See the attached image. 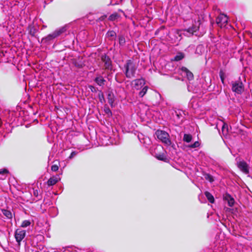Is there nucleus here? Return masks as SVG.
<instances>
[{
	"label": "nucleus",
	"instance_id": "f257e3e1",
	"mask_svg": "<svg viewBox=\"0 0 252 252\" xmlns=\"http://www.w3.org/2000/svg\"><path fill=\"white\" fill-rule=\"evenodd\" d=\"M124 68L125 75L127 78H131L134 76L137 67L133 61L131 60H127L124 66Z\"/></svg>",
	"mask_w": 252,
	"mask_h": 252
},
{
	"label": "nucleus",
	"instance_id": "f03ea898",
	"mask_svg": "<svg viewBox=\"0 0 252 252\" xmlns=\"http://www.w3.org/2000/svg\"><path fill=\"white\" fill-rule=\"evenodd\" d=\"M155 134L158 139L165 145L169 146L171 144L170 136L167 132L161 130H158Z\"/></svg>",
	"mask_w": 252,
	"mask_h": 252
},
{
	"label": "nucleus",
	"instance_id": "7ed1b4c3",
	"mask_svg": "<svg viewBox=\"0 0 252 252\" xmlns=\"http://www.w3.org/2000/svg\"><path fill=\"white\" fill-rule=\"evenodd\" d=\"M232 91L235 94H241L244 91V85L240 79L233 81L231 83Z\"/></svg>",
	"mask_w": 252,
	"mask_h": 252
},
{
	"label": "nucleus",
	"instance_id": "20e7f679",
	"mask_svg": "<svg viewBox=\"0 0 252 252\" xmlns=\"http://www.w3.org/2000/svg\"><path fill=\"white\" fill-rule=\"evenodd\" d=\"M239 169L245 174H248L250 172V166L244 160H239L236 163Z\"/></svg>",
	"mask_w": 252,
	"mask_h": 252
},
{
	"label": "nucleus",
	"instance_id": "39448f33",
	"mask_svg": "<svg viewBox=\"0 0 252 252\" xmlns=\"http://www.w3.org/2000/svg\"><path fill=\"white\" fill-rule=\"evenodd\" d=\"M26 236V231L21 229H17L15 232V238L19 246L21 244V242Z\"/></svg>",
	"mask_w": 252,
	"mask_h": 252
},
{
	"label": "nucleus",
	"instance_id": "423d86ee",
	"mask_svg": "<svg viewBox=\"0 0 252 252\" xmlns=\"http://www.w3.org/2000/svg\"><path fill=\"white\" fill-rule=\"evenodd\" d=\"M228 21V17L226 15L221 14L219 15L216 19V23L220 28L224 27Z\"/></svg>",
	"mask_w": 252,
	"mask_h": 252
},
{
	"label": "nucleus",
	"instance_id": "0eeeda50",
	"mask_svg": "<svg viewBox=\"0 0 252 252\" xmlns=\"http://www.w3.org/2000/svg\"><path fill=\"white\" fill-rule=\"evenodd\" d=\"M179 72L184 77H186L189 80H191L193 78V75L186 67H182L179 69Z\"/></svg>",
	"mask_w": 252,
	"mask_h": 252
},
{
	"label": "nucleus",
	"instance_id": "6e6552de",
	"mask_svg": "<svg viewBox=\"0 0 252 252\" xmlns=\"http://www.w3.org/2000/svg\"><path fill=\"white\" fill-rule=\"evenodd\" d=\"M184 115V113L181 110H176L173 114V119L177 124H180L182 122Z\"/></svg>",
	"mask_w": 252,
	"mask_h": 252
},
{
	"label": "nucleus",
	"instance_id": "1a4fd4ad",
	"mask_svg": "<svg viewBox=\"0 0 252 252\" xmlns=\"http://www.w3.org/2000/svg\"><path fill=\"white\" fill-rule=\"evenodd\" d=\"M101 60L104 63L106 69H111V61L110 59L106 55H102L101 57Z\"/></svg>",
	"mask_w": 252,
	"mask_h": 252
},
{
	"label": "nucleus",
	"instance_id": "9d476101",
	"mask_svg": "<svg viewBox=\"0 0 252 252\" xmlns=\"http://www.w3.org/2000/svg\"><path fill=\"white\" fill-rule=\"evenodd\" d=\"M59 175L51 177L47 181V184L48 186H52L55 185L59 180Z\"/></svg>",
	"mask_w": 252,
	"mask_h": 252
},
{
	"label": "nucleus",
	"instance_id": "9b49d317",
	"mask_svg": "<svg viewBox=\"0 0 252 252\" xmlns=\"http://www.w3.org/2000/svg\"><path fill=\"white\" fill-rule=\"evenodd\" d=\"M67 30V26H65L63 27H62L61 28H60L56 30H55L53 32L56 36V37H57L61 35L62 33L65 32Z\"/></svg>",
	"mask_w": 252,
	"mask_h": 252
},
{
	"label": "nucleus",
	"instance_id": "f8f14e48",
	"mask_svg": "<svg viewBox=\"0 0 252 252\" xmlns=\"http://www.w3.org/2000/svg\"><path fill=\"white\" fill-rule=\"evenodd\" d=\"M134 82V87L136 89H139V87H141L145 84V80L143 79H136Z\"/></svg>",
	"mask_w": 252,
	"mask_h": 252
},
{
	"label": "nucleus",
	"instance_id": "ddd939ff",
	"mask_svg": "<svg viewBox=\"0 0 252 252\" xmlns=\"http://www.w3.org/2000/svg\"><path fill=\"white\" fill-rule=\"evenodd\" d=\"M94 81L97 83V84L100 86H103L105 82V80L101 76L96 77Z\"/></svg>",
	"mask_w": 252,
	"mask_h": 252
},
{
	"label": "nucleus",
	"instance_id": "4468645a",
	"mask_svg": "<svg viewBox=\"0 0 252 252\" xmlns=\"http://www.w3.org/2000/svg\"><path fill=\"white\" fill-rule=\"evenodd\" d=\"M221 123L222 124L221 127L222 133L223 135H227L228 132V125L222 121L221 122Z\"/></svg>",
	"mask_w": 252,
	"mask_h": 252
},
{
	"label": "nucleus",
	"instance_id": "2eb2a0df",
	"mask_svg": "<svg viewBox=\"0 0 252 252\" xmlns=\"http://www.w3.org/2000/svg\"><path fill=\"white\" fill-rule=\"evenodd\" d=\"M227 200L228 204L230 207H232L234 204V199L230 195L227 194L225 197Z\"/></svg>",
	"mask_w": 252,
	"mask_h": 252
},
{
	"label": "nucleus",
	"instance_id": "dca6fc26",
	"mask_svg": "<svg viewBox=\"0 0 252 252\" xmlns=\"http://www.w3.org/2000/svg\"><path fill=\"white\" fill-rule=\"evenodd\" d=\"M2 214L8 219H11L12 218V213L8 210L1 209Z\"/></svg>",
	"mask_w": 252,
	"mask_h": 252
},
{
	"label": "nucleus",
	"instance_id": "f3484780",
	"mask_svg": "<svg viewBox=\"0 0 252 252\" xmlns=\"http://www.w3.org/2000/svg\"><path fill=\"white\" fill-rule=\"evenodd\" d=\"M107 98L109 104L111 106V107H114V102L115 100L113 95L111 94H108Z\"/></svg>",
	"mask_w": 252,
	"mask_h": 252
},
{
	"label": "nucleus",
	"instance_id": "a211bd4d",
	"mask_svg": "<svg viewBox=\"0 0 252 252\" xmlns=\"http://www.w3.org/2000/svg\"><path fill=\"white\" fill-rule=\"evenodd\" d=\"M205 195L207 198L208 199V201L211 203H213L214 202V196L208 191H205Z\"/></svg>",
	"mask_w": 252,
	"mask_h": 252
},
{
	"label": "nucleus",
	"instance_id": "6ab92c4d",
	"mask_svg": "<svg viewBox=\"0 0 252 252\" xmlns=\"http://www.w3.org/2000/svg\"><path fill=\"white\" fill-rule=\"evenodd\" d=\"M32 224V221L30 220H24L22 222L21 227L23 228H26L30 226Z\"/></svg>",
	"mask_w": 252,
	"mask_h": 252
},
{
	"label": "nucleus",
	"instance_id": "aec40b11",
	"mask_svg": "<svg viewBox=\"0 0 252 252\" xmlns=\"http://www.w3.org/2000/svg\"><path fill=\"white\" fill-rule=\"evenodd\" d=\"M107 37L109 38L110 40H113L116 37V32L113 31H109L106 34Z\"/></svg>",
	"mask_w": 252,
	"mask_h": 252
},
{
	"label": "nucleus",
	"instance_id": "412c9836",
	"mask_svg": "<svg viewBox=\"0 0 252 252\" xmlns=\"http://www.w3.org/2000/svg\"><path fill=\"white\" fill-rule=\"evenodd\" d=\"M55 38L56 37L54 32H52V33L48 34L46 37L43 38V40H45L46 42H47L52 40Z\"/></svg>",
	"mask_w": 252,
	"mask_h": 252
},
{
	"label": "nucleus",
	"instance_id": "4be33fe9",
	"mask_svg": "<svg viewBox=\"0 0 252 252\" xmlns=\"http://www.w3.org/2000/svg\"><path fill=\"white\" fill-rule=\"evenodd\" d=\"M184 58V54L183 53H178L175 57L173 61H179Z\"/></svg>",
	"mask_w": 252,
	"mask_h": 252
},
{
	"label": "nucleus",
	"instance_id": "5701e85b",
	"mask_svg": "<svg viewBox=\"0 0 252 252\" xmlns=\"http://www.w3.org/2000/svg\"><path fill=\"white\" fill-rule=\"evenodd\" d=\"M192 140V136L190 134H185L183 140L186 142H190Z\"/></svg>",
	"mask_w": 252,
	"mask_h": 252
},
{
	"label": "nucleus",
	"instance_id": "b1692460",
	"mask_svg": "<svg viewBox=\"0 0 252 252\" xmlns=\"http://www.w3.org/2000/svg\"><path fill=\"white\" fill-rule=\"evenodd\" d=\"M148 89V87L147 86H145L142 89V90L139 92V95L141 97H143L144 95L146 94Z\"/></svg>",
	"mask_w": 252,
	"mask_h": 252
},
{
	"label": "nucleus",
	"instance_id": "393cba45",
	"mask_svg": "<svg viewBox=\"0 0 252 252\" xmlns=\"http://www.w3.org/2000/svg\"><path fill=\"white\" fill-rule=\"evenodd\" d=\"M119 42L120 45H124L126 42V40L125 37L123 36L120 35L119 36Z\"/></svg>",
	"mask_w": 252,
	"mask_h": 252
},
{
	"label": "nucleus",
	"instance_id": "a878e982",
	"mask_svg": "<svg viewBox=\"0 0 252 252\" xmlns=\"http://www.w3.org/2000/svg\"><path fill=\"white\" fill-rule=\"evenodd\" d=\"M156 157L158 159L161 160H165L166 159V157L164 154L158 155L156 156Z\"/></svg>",
	"mask_w": 252,
	"mask_h": 252
},
{
	"label": "nucleus",
	"instance_id": "bb28decb",
	"mask_svg": "<svg viewBox=\"0 0 252 252\" xmlns=\"http://www.w3.org/2000/svg\"><path fill=\"white\" fill-rule=\"evenodd\" d=\"M200 143L198 141H195L193 144L189 146V147L191 148H195L199 147Z\"/></svg>",
	"mask_w": 252,
	"mask_h": 252
},
{
	"label": "nucleus",
	"instance_id": "cd10ccee",
	"mask_svg": "<svg viewBox=\"0 0 252 252\" xmlns=\"http://www.w3.org/2000/svg\"><path fill=\"white\" fill-rule=\"evenodd\" d=\"M219 75H220V79H221V81L222 82V84H224V73L220 70V73H219Z\"/></svg>",
	"mask_w": 252,
	"mask_h": 252
},
{
	"label": "nucleus",
	"instance_id": "c85d7f7f",
	"mask_svg": "<svg viewBox=\"0 0 252 252\" xmlns=\"http://www.w3.org/2000/svg\"><path fill=\"white\" fill-rule=\"evenodd\" d=\"M118 15L117 14H113L109 17V19L111 21H114L116 20L118 18Z\"/></svg>",
	"mask_w": 252,
	"mask_h": 252
},
{
	"label": "nucleus",
	"instance_id": "c756f323",
	"mask_svg": "<svg viewBox=\"0 0 252 252\" xmlns=\"http://www.w3.org/2000/svg\"><path fill=\"white\" fill-rule=\"evenodd\" d=\"M198 30V28L196 27H193L191 29H189L188 30V32H190L191 34H193L194 32H195Z\"/></svg>",
	"mask_w": 252,
	"mask_h": 252
},
{
	"label": "nucleus",
	"instance_id": "7c9ffc66",
	"mask_svg": "<svg viewBox=\"0 0 252 252\" xmlns=\"http://www.w3.org/2000/svg\"><path fill=\"white\" fill-rule=\"evenodd\" d=\"M77 153H77V152H76V151H73V152H72L71 153V154H70V156L68 158V159H72V158H74L76 155H77Z\"/></svg>",
	"mask_w": 252,
	"mask_h": 252
},
{
	"label": "nucleus",
	"instance_id": "2f4dec72",
	"mask_svg": "<svg viewBox=\"0 0 252 252\" xmlns=\"http://www.w3.org/2000/svg\"><path fill=\"white\" fill-rule=\"evenodd\" d=\"M59 169V167L57 165H53L51 166V170L53 171H57Z\"/></svg>",
	"mask_w": 252,
	"mask_h": 252
},
{
	"label": "nucleus",
	"instance_id": "473e14b6",
	"mask_svg": "<svg viewBox=\"0 0 252 252\" xmlns=\"http://www.w3.org/2000/svg\"><path fill=\"white\" fill-rule=\"evenodd\" d=\"M7 173L8 171L5 169L0 170V174L4 175Z\"/></svg>",
	"mask_w": 252,
	"mask_h": 252
},
{
	"label": "nucleus",
	"instance_id": "72a5a7b5",
	"mask_svg": "<svg viewBox=\"0 0 252 252\" xmlns=\"http://www.w3.org/2000/svg\"><path fill=\"white\" fill-rule=\"evenodd\" d=\"M206 179L209 180L210 182H213L214 181L213 177L211 175H207V178H206Z\"/></svg>",
	"mask_w": 252,
	"mask_h": 252
},
{
	"label": "nucleus",
	"instance_id": "f704fd0d",
	"mask_svg": "<svg viewBox=\"0 0 252 252\" xmlns=\"http://www.w3.org/2000/svg\"><path fill=\"white\" fill-rule=\"evenodd\" d=\"M33 195L35 196H36V197L38 196V191L37 189L33 190Z\"/></svg>",
	"mask_w": 252,
	"mask_h": 252
},
{
	"label": "nucleus",
	"instance_id": "c9c22d12",
	"mask_svg": "<svg viewBox=\"0 0 252 252\" xmlns=\"http://www.w3.org/2000/svg\"><path fill=\"white\" fill-rule=\"evenodd\" d=\"M105 112L107 114H108L109 113L111 114V111L110 110V109L109 108L105 109Z\"/></svg>",
	"mask_w": 252,
	"mask_h": 252
}]
</instances>
